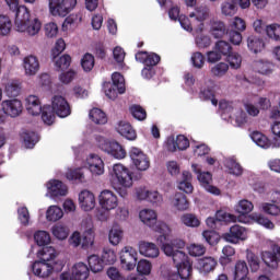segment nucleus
I'll use <instances>...</instances> for the list:
<instances>
[{
	"instance_id": "1",
	"label": "nucleus",
	"mask_w": 280,
	"mask_h": 280,
	"mask_svg": "<svg viewBox=\"0 0 280 280\" xmlns=\"http://www.w3.org/2000/svg\"><path fill=\"white\" fill-rule=\"evenodd\" d=\"M109 178L113 189L121 198H126L128 196V189L132 187V173L130 168L121 163L114 164L109 170Z\"/></svg>"
},
{
	"instance_id": "2",
	"label": "nucleus",
	"mask_w": 280,
	"mask_h": 280,
	"mask_svg": "<svg viewBox=\"0 0 280 280\" xmlns=\"http://www.w3.org/2000/svg\"><path fill=\"white\" fill-rule=\"evenodd\" d=\"M15 30L28 36H36L40 32L42 23L39 19H31L27 7L22 5L15 12Z\"/></svg>"
},
{
	"instance_id": "3",
	"label": "nucleus",
	"mask_w": 280,
	"mask_h": 280,
	"mask_svg": "<svg viewBox=\"0 0 280 280\" xmlns=\"http://www.w3.org/2000/svg\"><path fill=\"white\" fill-rule=\"evenodd\" d=\"M139 218L143 224L150 226L152 231L155 233H163L164 235H170L172 233V229L165 222L156 220V211L152 209H143L139 213Z\"/></svg>"
},
{
	"instance_id": "4",
	"label": "nucleus",
	"mask_w": 280,
	"mask_h": 280,
	"mask_svg": "<svg viewBox=\"0 0 280 280\" xmlns=\"http://www.w3.org/2000/svg\"><path fill=\"white\" fill-rule=\"evenodd\" d=\"M75 5H78V0H48L49 12L52 16L65 18Z\"/></svg>"
},
{
	"instance_id": "5",
	"label": "nucleus",
	"mask_w": 280,
	"mask_h": 280,
	"mask_svg": "<svg viewBox=\"0 0 280 280\" xmlns=\"http://www.w3.org/2000/svg\"><path fill=\"white\" fill-rule=\"evenodd\" d=\"M139 254L132 246H125L119 254L120 267L128 272L137 268Z\"/></svg>"
},
{
	"instance_id": "6",
	"label": "nucleus",
	"mask_w": 280,
	"mask_h": 280,
	"mask_svg": "<svg viewBox=\"0 0 280 280\" xmlns=\"http://www.w3.org/2000/svg\"><path fill=\"white\" fill-rule=\"evenodd\" d=\"M167 235L160 233L156 238L158 244L162 245V250L167 257H172L177 250H183L185 248V241L180 238L172 240L167 242Z\"/></svg>"
},
{
	"instance_id": "7",
	"label": "nucleus",
	"mask_w": 280,
	"mask_h": 280,
	"mask_svg": "<svg viewBox=\"0 0 280 280\" xmlns=\"http://www.w3.org/2000/svg\"><path fill=\"white\" fill-rule=\"evenodd\" d=\"M129 156L139 172H148L150 170V158L141 149L132 147L129 151Z\"/></svg>"
},
{
	"instance_id": "8",
	"label": "nucleus",
	"mask_w": 280,
	"mask_h": 280,
	"mask_svg": "<svg viewBox=\"0 0 280 280\" xmlns=\"http://www.w3.org/2000/svg\"><path fill=\"white\" fill-rule=\"evenodd\" d=\"M192 170L195 174H197V178L200 185L205 187L206 191L213 194V196H220L221 191L219 188L211 185V183H213V175H211V173L200 171L197 164H192Z\"/></svg>"
},
{
	"instance_id": "9",
	"label": "nucleus",
	"mask_w": 280,
	"mask_h": 280,
	"mask_svg": "<svg viewBox=\"0 0 280 280\" xmlns=\"http://www.w3.org/2000/svg\"><path fill=\"white\" fill-rule=\"evenodd\" d=\"M247 238L248 230L240 224L232 225L230 231L223 234V240L230 244H238L240 242H244Z\"/></svg>"
},
{
	"instance_id": "10",
	"label": "nucleus",
	"mask_w": 280,
	"mask_h": 280,
	"mask_svg": "<svg viewBox=\"0 0 280 280\" xmlns=\"http://www.w3.org/2000/svg\"><path fill=\"white\" fill-rule=\"evenodd\" d=\"M51 110L56 113L58 117L65 118L71 115V107L65 96L56 95L51 101Z\"/></svg>"
},
{
	"instance_id": "11",
	"label": "nucleus",
	"mask_w": 280,
	"mask_h": 280,
	"mask_svg": "<svg viewBox=\"0 0 280 280\" xmlns=\"http://www.w3.org/2000/svg\"><path fill=\"white\" fill-rule=\"evenodd\" d=\"M22 67L26 78H34V75H37L38 71H40V60L34 55H28L23 58Z\"/></svg>"
},
{
	"instance_id": "12",
	"label": "nucleus",
	"mask_w": 280,
	"mask_h": 280,
	"mask_svg": "<svg viewBox=\"0 0 280 280\" xmlns=\"http://www.w3.org/2000/svg\"><path fill=\"white\" fill-rule=\"evenodd\" d=\"M1 110L7 117H19L23 113V103L20 100H4L1 103Z\"/></svg>"
},
{
	"instance_id": "13",
	"label": "nucleus",
	"mask_w": 280,
	"mask_h": 280,
	"mask_svg": "<svg viewBox=\"0 0 280 280\" xmlns=\"http://www.w3.org/2000/svg\"><path fill=\"white\" fill-rule=\"evenodd\" d=\"M98 203L101 209L113 211V209H117L119 201L113 190H103L98 196Z\"/></svg>"
},
{
	"instance_id": "14",
	"label": "nucleus",
	"mask_w": 280,
	"mask_h": 280,
	"mask_svg": "<svg viewBox=\"0 0 280 280\" xmlns=\"http://www.w3.org/2000/svg\"><path fill=\"white\" fill-rule=\"evenodd\" d=\"M189 19L197 24V32H202L205 30V21L209 19V8L205 5L197 7L189 13Z\"/></svg>"
},
{
	"instance_id": "15",
	"label": "nucleus",
	"mask_w": 280,
	"mask_h": 280,
	"mask_svg": "<svg viewBox=\"0 0 280 280\" xmlns=\"http://www.w3.org/2000/svg\"><path fill=\"white\" fill-rule=\"evenodd\" d=\"M86 165L94 176H102L104 174V160L100 155L90 154L86 158Z\"/></svg>"
},
{
	"instance_id": "16",
	"label": "nucleus",
	"mask_w": 280,
	"mask_h": 280,
	"mask_svg": "<svg viewBox=\"0 0 280 280\" xmlns=\"http://www.w3.org/2000/svg\"><path fill=\"white\" fill-rule=\"evenodd\" d=\"M218 266V260L211 256H207L197 260L196 268L200 275H209L213 272Z\"/></svg>"
},
{
	"instance_id": "17",
	"label": "nucleus",
	"mask_w": 280,
	"mask_h": 280,
	"mask_svg": "<svg viewBox=\"0 0 280 280\" xmlns=\"http://www.w3.org/2000/svg\"><path fill=\"white\" fill-rule=\"evenodd\" d=\"M79 205L82 211H93L95 209V195L89 190H83L79 194Z\"/></svg>"
},
{
	"instance_id": "18",
	"label": "nucleus",
	"mask_w": 280,
	"mask_h": 280,
	"mask_svg": "<svg viewBox=\"0 0 280 280\" xmlns=\"http://www.w3.org/2000/svg\"><path fill=\"white\" fill-rule=\"evenodd\" d=\"M46 187L52 198H58V196H67V194H69V188L67 185L58 179L49 180L46 184Z\"/></svg>"
},
{
	"instance_id": "19",
	"label": "nucleus",
	"mask_w": 280,
	"mask_h": 280,
	"mask_svg": "<svg viewBox=\"0 0 280 280\" xmlns=\"http://www.w3.org/2000/svg\"><path fill=\"white\" fill-rule=\"evenodd\" d=\"M253 70L260 75H271L275 71V65L268 60L259 59L254 61Z\"/></svg>"
},
{
	"instance_id": "20",
	"label": "nucleus",
	"mask_w": 280,
	"mask_h": 280,
	"mask_svg": "<svg viewBox=\"0 0 280 280\" xmlns=\"http://www.w3.org/2000/svg\"><path fill=\"white\" fill-rule=\"evenodd\" d=\"M72 279L74 280H86L91 275L89 266L84 262H77L72 266L71 269Z\"/></svg>"
},
{
	"instance_id": "21",
	"label": "nucleus",
	"mask_w": 280,
	"mask_h": 280,
	"mask_svg": "<svg viewBox=\"0 0 280 280\" xmlns=\"http://www.w3.org/2000/svg\"><path fill=\"white\" fill-rule=\"evenodd\" d=\"M26 110L30 115L36 116L43 110V104L40 103V98L36 95H28L25 98Z\"/></svg>"
},
{
	"instance_id": "22",
	"label": "nucleus",
	"mask_w": 280,
	"mask_h": 280,
	"mask_svg": "<svg viewBox=\"0 0 280 280\" xmlns=\"http://www.w3.org/2000/svg\"><path fill=\"white\" fill-rule=\"evenodd\" d=\"M139 253L143 257H149V258H156L160 255L159 247L154 243H149V242H140L139 243Z\"/></svg>"
},
{
	"instance_id": "23",
	"label": "nucleus",
	"mask_w": 280,
	"mask_h": 280,
	"mask_svg": "<svg viewBox=\"0 0 280 280\" xmlns=\"http://www.w3.org/2000/svg\"><path fill=\"white\" fill-rule=\"evenodd\" d=\"M54 270V267L49 265V262H45L43 260L35 261L33 264V272L36 275V277H42L45 279L46 277H49Z\"/></svg>"
},
{
	"instance_id": "24",
	"label": "nucleus",
	"mask_w": 280,
	"mask_h": 280,
	"mask_svg": "<svg viewBox=\"0 0 280 280\" xmlns=\"http://www.w3.org/2000/svg\"><path fill=\"white\" fill-rule=\"evenodd\" d=\"M253 209H255V206L248 199L240 200L234 207V211L238 213V218H243V220H247V222L248 218L245 215H248Z\"/></svg>"
},
{
	"instance_id": "25",
	"label": "nucleus",
	"mask_w": 280,
	"mask_h": 280,
	"mask_svg": "<svg viewBox=\"0 0 280 280\" xmlns=\"http://www.w3.org/2000/svg\"><path fill=\"white\" fill-rule=\"evenodd\" d=\"M171 207L177 211H187V209H189V201L187 200V196H185L183 192H176L171 198Z\"/></svg>"
},
{
	"instance_id": "26",
	"label": "nucleus",
	"mask_w": 280,
	"mask_h": 280,
	"mask_svg": "<svg viewBox=\"0 0 280 280\" xmlns=\"http://www.w3.org/2000/svg\"><path fill=\"white\" fill-rule=\"evenodd\" d=\"M215 218L219 222H225L226 224L231 222H241V224H248V220L244 219V217H237L224 210L217 211Z\"/></svg>"
},
{
	"instance_id": "27",
	"label": "nucleus",
	"mask_w": 280,
	"mask_h": 280,
	"mask_svg": "<svg viewBox=\"0 0 280 280\" xmlns=\"http://www.w3.org/2000/svg\"><path fill=\"white\" fill-rule=\"evenodd\" d=\"M107 154H110V156H114V159H118L119 161L121 159H126V149L119 142L117 141H110L109 145L107 147Z\"/></svg>"
},
{
	"instance_id": "28",
	"label": "nucleus",
	"mask_w": 280,
	"mask_h": 280,
	"mask_svg": "<svg viewBox=\"0 0 280 280\" xmlns=\"http://www.w3.org/2000/svg\"><path fill=\"white\" fill-rule=\"evenodd\" d=\"M119 135L128 139L129 141H135L137 139V131L132 129V126L126 121H120L117 128Z\"/></svg>"
},
{
	"instance_id": "29",
	"label": "nucleus",
	"mask_w": 280,
	"mask_h": 280,
	"mask_svg": "<svg viewBox=\"0 0 280 280\" xmlns=\"http://www.w3.org/2000/svg\"><path fill=\"white\" fill-rule=\"evenodd\" d=\"M191 173L184 171L182 173V180L178 183V189L185 194H192L194 186L191 185Z\"/></svg>"
},
{
	"instance_id": "30",
	"label": "nucleus",
	"mask_w": 280,
	"mask_h": 280,
	"mask_svg": "<svg viewBox=\"0 0 280 280\" xmlns=\"http://www.w3.org/2000/svg\"><path fill=\"white\" fill-rule=\"evenodd\" d=\"M247 47L249 51L259 54V51H264L266 44L264 43V39L259 38L258 36L250 35L247 37Z\"/></svg>"
},
{
	"instance_id": "31",
	"label": "nucleus",
	"mask_w": 280,
	"mask_h": 280,
	"mask_svg": "<svg viewBox=\"0 0 280 280\" xmlns=\"http://www.w3.org/2000/svg\"><path fill=\"white\" fill-rule=\"evenodd\" d=\"M210 34L213 38H223L226 34V25L222 21H210Z\"/></svg>"
},
{
	"instance_id": "32",
	"label": "nucleus",
	"mask_w": 280,
	"mask_h": 280,
	"mask_svg": "<svg viewBox=\"0 0 280 280\" xmlns=\"http://www.w3.org/2000/svg\"><path fill=\"white\" fill-rule=\"evenodd\" d=\"M234 280H249L248 279V265L246 261L238 260L234 268Z\"/></svg>"
},
{
	"instance_id": "33",
	"label": "nucleus",
	"mask_w": 280,
	"mask_h": 280,
	"mask_svg": "<svg viewBox=\"0 0 280 280\" xmlns=\"http://www.w3.org/2000/svg\"><path fill=\"white\" fill-rule=\"evenodd\" d=\"M121 240H124V230L118 225H114L108 233L109 244H112V246H119Z\"/></svg>"
},
{
	"instance_id": "34",
	"label": "nucleus",
	"mask_w": 280,
	"mask_h": 280,
	"mask_svg": "<svg viewBox=\"0 0 280 280\" xmlns=\"http://www.w3.org/2000/svg\"><path fill=\"white\" fill-rule=\"evenodd\" d=\"M250 139L254 141V143H256V145H258L259 148H264V150H268V148H270L271 145L268 137L259 131L252 132Z\"/></svg>"
},
{
	"instance_id": "35",
	"label": "nucleus",
	"mask_w": 280,
	"mask_h": 280,
	"mask_svg": "<svg viewBox=\"0 0 280 280\" xmlns=\"http://www.w3.org/2000/svg\"><path fill=\"white\" fill-rule=\"evenodd\" d=\"M95 244V230L92 228L83 232V237L81 238L82 248H93Z\"/></svg>"
},
{
	"instance_id": "36",
	"label": "nucleus",
	"mask_w": 280,
	"mask_h": 280,
	"mask_svg": "<svg viewBox=\"0 0 280 280\" xmlns=\"http://www.w3.org/2000/svg\"><path fill=\"white\" fill-rule=\"evenodd\" d=\"M259 209L262 213H267V215H280V207L275 201L262 202L260 203Z\"/></svg>"
},
{
	"instance_id": "37",
	"label": "nucleus",
	"mask_w": 280,
	"mask_h": 280,
	"mask_svg": "<svg viewBox=\"0 0 280 280\" xmlns=\"http://www.w3.org/2000/svg\"><path fill=\"white\" fill-rule=\"evenodd\" d=\"M58 256V253L56 252V248L49 246L44 247L42 250L37 252V257L40 259V261H44L47 264V261H51V259H56Z\"/></svg>"
},
{
	"instance_id": "38",
	"label": "nucleus",
	"mask_w": 280,
	"mask_h": 280,
	"mask_svg": "<svg viewBox=\"0 0 280 280\" xmlns=\"http://www.w3.org/2000/svg\"><path fill=\"white\" fill-rule=\"evenodd\" d=\"M90 119H92V121L94 124L97 125H104L108 121V118L106 117V113H104L102 109L100 108H93L90 110L89 114Z\"/></svg>"
},
{
	"instance_id": "39",
	"label": "nucleus",
	"mask_w": 280,
	"mask_h": 280,
	"mask_svg": "<svg viewBox=\"0 0 280 280\" xmlns=\"http://www.w3.org/2000/svg\"><path fill=\"white\" fill-rule=\"evenodd\" d=\"M261 259L268 266V268H277L279 260V254L271 252H262Z\"/></svg>"
},
{
	"instance_id": "40",
	"label": "nucleus",
	"mask_w": 280,
	"mask_h": 280,
	"mask_svg": "<svg viewBox=\"0 0 280 280\" xmlns=\"http://www.w3.org/2000/svg\"><path fill=\"white\" fill-rule=\"evenodd\" d=\"M224 165L233 176H242L244 174V168L234 159L230 158L225 160Z\"/></svg>"
},
{
	"instance_id": "41",
	"label": "nucleus",
	"mask_w": 280,
	"mask_h": 280,
	"mask_svg": "<svg viewBox=\"0 0 280 280\" xmlns=\"http://www.w3.org/2000/svg\"><path fill=\"white\" fill-rule=\"evenodd\" d=\"M62 215H65V212H62V209L58 206H50L46 211V219L49 222H58Z\"/></svg>"
},
{
	"instance_id": "42",
	"label": "nucleus",
	"mask_w": 280,
	"mask_h": 280,
	"mask_svg": "<svg viewBox=\"0 0 280 280\" xmlns=\"http://www.w3.org/2000/svg\"><path fill=\"white\" fill-rule=\"evenodd\" d=\"M210 73L213 78H224V75H226V73H229V63L219 62V63L214 65L211 68Z\"/></svg>"
},
{
	"instance_id": "43",
	"label": "nucleus",
	"mask_w": 280,
	"mask_h": 280,
	"mask_svg": "<svg viewBox=\"0 0 280 280\" xmlns=\"http://www.w3.org/2000/svg\"><path fill=\"white\" fill-rule=\"evenodd\" d=\"M219 108L224 113L225 115H230V117H233L235 115V112L237 110L238 106L235 102H229V101H220L219 102Z\"/></svg>"
},
{
	"instance_id": "44",
	"label": "nucleus",
	"mask_w": 280,
	"mask_h": 280,
	"mask_svg": "<svg viewBox=\"0 0 280 280\" xmlns=\"http://www.w3.org/2000/svg\"><path fill=\"white\" fill-rule=\"evenodd\" d=\"M88 262L92 272H102L104 270V261L97 255H91Z\"/></svg>"
},
{
	"instance_id": "45",
	"label": "nucleus",
	"mask_w": 280,
	"mask_h": 280,
	"mask_svg": "<svg viewBox=\"0 0 280 280\" xmlns=\"http://www.w3.org/2000/svg\"><path fill=\"white\" fill-rule=\"evenodd\" d=\"M180 221L185 226H189L190 229L200 226V219L196 214L185 213L180 217Z\"/></svg>"
},
{
	"instance_id": "46",
	"label": "nucleus",
	"mask_w": 280,
	"mask_h": 280,
	"mask_svg": "<svg viewBox=\"0 0 280 280\" xmlns=\"http://www.w3.org/2000/svg\"><path fill=\"white\" fill-rule=\"evenodd\" d=\"M4 93L8 97H19V94L21 93V84L16 81H9L5 84Z\"/></svg>"
},
{
	"instance_id": "47",
	"label": "nucleus",
	"mask_w": 280,
	"mask_h": 280,
	"mask_svg": "<svg viewBox=\"0 0 280 280\" xmlns=\"http://www.w3.org/2000/svg\"><path fill=\"white\" fill-rule=\"evenodd\" d=\"M34 240L37 246H47V244H51V236L47 231L35 232Z\"/></svg>"
},
{
	"instance_id": "48",
	"label": "nucleus",
	"mask_w": 280,
	"mask_h": 280,
	"mask_svg": "<svg viewBox=\"0 0 280 280\" xmlns=\"http://www.w3.org/2000/svg\"><path fill=\"white\" fill-rule=\"evenodd\" d=\"M25 148L32 149L38 143V135L34 131H25L22 133Z\"/></svg>"
},
{
	"instance_id": "49",
	"label": "nucleus",
	"mask_w": 280,
	"mask_h": 280,
	"mask_svg": "<svg viewBox=\"0 0 280 280\" xmlns=\"http://www.w3.org/2000/svg\"><path fill=\"white\" fill-rule=\"evenodd\" d=\"M52 58L55 67H57L59 70L69 69V67H71V56L69 55H63L61 57L52 56Z\"/></svg>"
},
{
	"instance_id": "50",
	"label": "nucleus",
	"mask_w": 280,
	"mask_h": 280,
	"mask_svg": "<svg viewBox=\"0 0 280 280\" xmlns=\"http://www.w3.org/2000/svg\"><path fill=\"white\" fill-rule=\"evenodd\" d=\"M42 119L46 126H51L56 120V112L51 109L50 106H44L42 109Z\"/></svg>"
},
{
	"instance_id": "51",
	"label": "nucleus",
	"mask_w": 280,
	"mask_h": 280,
	"mask_svg": "<svg viewBox=\"0 0 280 280\" xmlns=\"http://www.w3.org/2000/svg\"><path fill=\"white\" fill-rule=\"evenodd\" d=\"M265 32L268 38H271V40H280V24L272 23L266 25Z\"/></svg>"
},
{
	"instance_id": "52",
	"label": "nucleus",
	"mask_w": 280,
	"mask_h": 280,
	"mask_svg": "<svg viewBox=\"0 0 280 280\" xmlns=\"http://www.w3.org/2000/svg\"><path fill=\"white\" fill-rule=\"evenodd\" d=\"M187 250L190 257H202L207 253V247L202 244L192 243L187 246Z\"/></svg>"
},
{
	"instance_id": "53",
	"label": "nucleus",
	"mask_w": 280,
	"mask_h": 280,
	"mask_svg": "<svg viewBox=\"0 0 280 280\" xmlns=\"http://www.w3.org/2000/svg\"><path fill=\"white\" fill-rule=\"evenodd\" d=\"M112 81H113V86H116L118 90V93L124 94L126 93V84L124 80V75L118 72H114L112 74Z\"/></svg>"
},
{
	"instance_id": "54",
	"label": "nucleus",
	"mask_w": 280,
	"mask_h": 280,
	"mask_svg": "<svg viewBox=\"0 0 280 280\" xmlns=\"http://www.w3.org/2000/svg\"><path fill=\"white\" fill-rule=\"evenodd\" d=\"M51 232L57 240H67L69 237V229L62 224L52 226Z\"/></svg>"
},
{
	"instance_id": "55",
	"label": "nucleus",
	"mask_w": 280,
	"mask_h": 280,
	"mask_svg": "<svg viewBox=\"0 0 280 280\" xmlns=\"http://www.w3.org/2000/svg\"><path fill=\"white\" fill-rule=\"evenodd\" d=\"M214 49L215 51L220 52L221 56H228V57L233 51V47H231V44L226 40L217 42Z\"/></svg>"
},
{
	"instance_id": "56",
	"label": "nucleus",
	"mask_w": 280,
	"mask_h": 280,
	"mask_svg": "<svg viewBox=\"0 0 280 280\" xmlns=\"http://www.w3.org/2000/svg\"><path fill=\"white\" fill-rule=\"evenodd\" d=\"M12 32V21L8 15H0V34L8 36Z\"/></svg>"
},
{
	"instance_id": "57",
	"label": "nucleus",
	"mask_w": 280,
	"mask_h": 280,
	"mask_svg": "<svg viewBox=\"0 0 280 280\" xmlns=\"http://www.w3.org/2000/svg\"><path fill=\"white\" fill-rule=\"evenodd\" d=\"M191 261L188 260V262H184V265H179L177 267V272L180 277V279L187 280L191 279V272H192Z\"/></svg>"
},
{
	"instance_id": "58",
	"label": "nucleus",
	"mask_w": 280,
	"mask_h": 280,
	"mask_svg": "<svg viewBox=\"0 0 280 280\" xmlns=\"http://www.w3.org/2000/svg\"><path fill=\"white\" fill-rule=\"evenodd\" d=\"M66 178L68 180H79V183H84V173L81 168H69L66 172Z\"/></svg>"
},
{
	"instance_id": "59",
	"label": "nucleus",
	"mask_w": 280,
	"mask_h": 280,
	"mask_svg": "<svg viewBox=\"0 0 280 280\" xmlns=\"http://www.w3.org/2000/svg\"><path fill=\"white\" fill-rule=\"evenodd\" d=\"M237 13V7H235V3L224 1L221 3V14L223 16H235Z\"/></svg>"
},
{
	"instance_id": "60",
	"label": "nucleus",
	"mask_w": 280,
	"mask_h": 280,
	"mask_svg": "<svg viewBox=\"0 0 280 280\" xmlns=\"http://www.w3.org/2000/svg\"><path fill=\"white\" fill-rule=\"evenodd\" d=\"M246 259L252 272H257V270H259L260 265L259 256L255 255V253L250 250H247Z\"/></svg>"
},
{
	"instance_id": "61",
	"label": "nucleus",
	"mask_w": 280,
	"mask_h": 280,
	"mask_svg": "<svg viewBox=\"0 0 280 280\" xmlns=\"http://www.w3.org/2000/svg\"><path fill=\"white\" fill-rule=\"evenodd\" d=\"M79 23H82V14H70L68 18L62 23V28L63 30H69L71 25H79Z\"/></svg>"
},
{
	"instance_id": "62",
	"label": "nucleus",
	"mask_w": 280,
	"mask_h": 280,
	"mask_svg": "<svg viewBox=\"0 0 280 280\" xmlns=\"http://www.w3.org/2000/svg\"><path fill=\"white\" fill-rule=\"evenodd\" d=\"M233 255H235V248L229 245L223 247L222 256L220 258V262L222 264V266H226V264H231V257H233Z\"/></svg>"
},
{
	"instance_id": "63",
	"label": "nucleus",
	"mask_w": 280,
	"mask_h": 280,
	"mask_svg": "<svg viewBox=\"0 0 280 280\" xmlns=\"http://www.w3.org/2000/svg\"><path fill=\"white\" fill-rule=\"evenodd\" d=\"M171 257H172L176 268L178 266H183L186 262H189V256H187V254H185V252H183V249L177 250Z\"/></svg>"
},
{
	"instance_id": "64",
	"label": "nucleus",
	"mask_w": 280,
	"mask_h": 280,
	"mask_svg": "<svg viewBox=\"0 0 280 280\" xmlns=\"http://www.w3.org/2000/svg\"><path fill=\"white\" fill-rule=\"evenodd\" d=\"M226 61L229 62L231 69H240V67H242V55L237 52H230Z\"/></svg>"
}]
</instances>
